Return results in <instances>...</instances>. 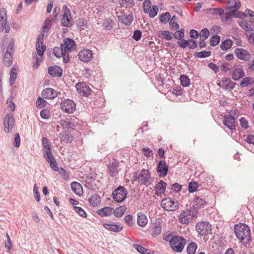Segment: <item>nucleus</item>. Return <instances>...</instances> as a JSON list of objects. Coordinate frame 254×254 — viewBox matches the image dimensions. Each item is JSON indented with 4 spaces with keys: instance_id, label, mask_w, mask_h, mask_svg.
I'll list each match as a JSON object with an SVG mask.
<instances>
[{
    "instance_id": "nucleus-1",
    "label": "nucleus",
    "mask_w": 254,
    "mask_h": 254,
    "mask_svg": "<svg viewBox=\"0 0 254 254\" xmlns=\"http://www.w3.org/2000/svg\"><path fill=\"white\" fill-rule=\"evenodd\" d=\"M76 49V44L71 39L67 38L64 40L61 47L54 48V55L58 58L63 57L64 63L69 62V53L74 51Z\"/></svg>"
},
{
    "instance_id": "nucleus-2",
    "label": "nucleus",
    "mask_w": 254,
    "mask_h": 254,
    "mask_svg": "<svg viewBox=\"0 0 254 254\" xmlns=\"http://www.w3.org/2000/svg\"><path fill=\"white\" fill-rule=\"evenodd\" d=\"M234 229L236 236L242 243L246 245L250 243L251 240V230L247 225L243 223L237 224Z\"/></svg>"
},
{
    "instance_id": "nucleus-3",
    "label": "nucleus",
    "mask_w": 254,
    "mask_h": 254,
    "mask_svg": "<svg viewBox=\"0 0 254 254\" xmlns=\"http://www.w3.org/2000/svg\"><path fill=\"white\" fill-rule=\"evenodd\" d=\"M197 217V212L190 209H186L183 211L178 216V221L184 225H188L190 223L194 218Z\"/></svg>"
},
{
    "instance_id": "nucleus-4",
    "label": "nucleus",
    "mask_w": 254,
    "mask_h": 254,
    "mask_svg": "<svg viewBox=\"0 0 254 254\" xmlns=\"http://www.w3.org/2000/svg\"><path fill=\"white\" fill-rule=\"evenodd\" d=\"M195 229L199 235L201 236H206L211 233L212 230L211 225L207 221H199L196 223Z\"/></svg>"
},
{
    "instance_id": "nucleus-5",
    "label": "nucleus",
    "mask_w": 254,
    "mask_h": 254,
    "mask_svg": "<svg viewBox=\"0 0 254 254\" xmlns=\"http://www.w3.org/2000/svg\"><path fill=\"white\" fill-rule=\"evenodd\" d=\"M127 190L123 187L120 186L113 192V198L117 202H122L127 198Z\"/></svg>"
},
{
    "instance_id": "nucleus-6",
    "label": "nucleus",
    "mask_w": 254,
    "mask_h": 254,
    "mask_svg": "<svg viewBox=\"0 0 254 254\" xmlns=\"http://www.w3.org/2000/svg\"><path fill=\"white\" fill-rule=\"evenodd\" d=\"M5 30L8 33L10 30L9 25L7 22L6 11L4 8L0 9V32Z\"/></svg>"
},
{
    "instance_id": "nucleus-7",
    "label": "nucleus",
    "mask_w": 254,
    "mask_h": 254,
    "mask_svg": "<svg viewBox=\"0 0 254 254\" xmlns=\"http://www.w3.org/2000/svg\"><path fill=\"white\" fill-rule=\"evenodd\" d=\"M64 14L61 19L62 24L66 27H70L72 25V18L69 9L65 5L63 7Z\"/></svg>"
},
{
    "instance_id": "nucleus-8",
    "label": "nucleus",
    "mask_w": 254,
    "mask_h": 254,
    "mask_svg": "<svg viewBox=\"0 0 254 254\" xmlns=\"http://www.w3.org/2000/svg\"><path fill=\"white\" fill-rule=\"evenodd\" d=\"M61 107L64 112L71 114L75 110V103L71 100L65 99L61 103Z\"/></svg>"
},
{
    "instance_id": "nucleus-9",
    "label": "nucleus",
    "mask_w": 254,
    "mask_h": 254,
    "mask_svg": "<svg viewBox=\"0 0 254 254\" xmlns=\"http://www.w3.org/2000/svg\"><path fill=\"white\" fill-rule=\"evenodd\" d=\"M15 126V122L13 116L8 114L3 120V128L6 133L10 132Z\"/></svg>"
},
{
    "instance_id": "nucleus-10",
    "label": "nucleus",
    "mask_w": 254,
    "mask_h": 254,
    "mask_svg": "<svg viewBox=\"0 0 254 254\" xmlns=\"http://www.w3.org/2000/svg\"><path fill=\"white\" fill-rule=\"evenodd\" d=\"M102 225L107 230L114 232H119L123 229V225L121 224L116 223L112 221L103 223Z\"/></svg>"
},
{
    "instance_id": "nucleus-11",
    "label": "nucleus",
    "mask_w": 254,
    "mask_h": 254,
    "mask_svg": "<svg viewBox=\"0 0 254 254\" xmlns=\"http://www.w3.org/2000/svg\"><path fill=\"white\" fill-rule=\"evenodd\" d=\"M78 56L80 61L87 63L92 60L93 53L89 49H84L79 52Z\"/></svg>"
},
{
    "instance_id": "nucleus-12",
    "label": "nucleus",
    "mask_w": 254,
    "mask_h": 254,
    "mask_svg": "<svg viewBox=\"0 0 254 254\" xmlns=\"http://www.w3.org/2000/svg\"><path fill=\"white\" fill-rule=\"evenodd\" d=\"M77 92L82 96H88L91 94L90 88L84 82H78L76 84Z\"/></svg>"
},
{
    "instance_id": "nucleus-13",
    "label": "nucleus",
    "mask_w": 254,
    "mask_h": 254,
    "mask_svg": "<svg viewBox=\"0 0 254 254\" xmlns=\"http://www.w3.org/2000/svg\"><path fill=\"white\" fill-rule=\"evenodd\" d=\"M44 37L43 33H41L38 37L37 42L36 45V49L37 54L39 56L43 55L46 50V46L43 45V39Z\"/></svg>"
},
{
    "instance_id": "nucleus-14",
    "label": "nucleus",
    "mask_w": 254,
    "mask_h": 254,
    "mask_svg": "<svg viewBox=\"0 0 254 254\" xmlns=\"http://www.w3.org/2000/svg\"><path fill=\"white\" fill-rule=\"evenodd\" d=\"M150 173L148 170L143 169L138 176L139 181L143 185L148 186L150 184Z\"/></svg>"
},
{
    "instance_id": "nucleus-15",
    "label": "nucleus",
    "mask_w": 254,
    "mask_h": 254,
    "mask_svg": "<svg viewBox=\"0 0 254 254\" xmlns=\"http://www.w3.org/2000/svg\"><path fill=\"white\" fill-rule=\"evenodd\" d=\"M168 170V166L165 161L161 160L159 162L157 167V172L160 177H164L166 176Z\"/></svg>"
},
{
    "instance_id": "nucleus-16",
    "label": "nucleus",
    "mask_w": 254,
    "mask_h": 254,
    "mask_svg": "<svg viewBox=\"0 0 254 254\" xmlns=\"http://www.w3.org/2000/svg\"><path fill=\"white\" fill-rule=\"evenodd\" d=\"M174 19L175 16H173L171 18V15L169 12L162 13L160 15L159 17L160 22L164 24H166L170 21L169 24L171 29L174 27V24H175V22H174Z\"/></svg>"
},
{
    "instance_id": "nucleus-17",
    "label": "nucleus",
    "mask_w": 254,
    "mask_h": 254,
    "mask_svg": "<svg viewBox=\"0 0 254 254\" xmlns=\"http://www.w3.org/2000/svg\"><path fill=\"white\" fill-rule=\"evenodd\" d=\"M235 54L237 58L241 60L248 61L250 59V55L249 52L242 48H237L235 50Z\"/></svg>"
},
{
    "instance_id": "nucleus-18",
    "label": "nucleus",
    "mask_w": 254,
    "mask_h": 254,
    "mask_svg": "<svg viewBox=\"0 0 254 254\" xmlns=\"http://www.w3.org/2000/svg\"><path fill=\"white\" fill-rule=\"evenodd\" d=\"M219 87L226 90H231L234 88L235 84L229 78H223L218 84Z\"/></svg>"
},
{
    "instance_id": "nucleus-19",
    "label": "nucleus",
    "mask_w": 254,
    "mask_h": 254,
    "mask_svg": "<svg viewBox=\"0 0 254 254\" xmlns=\"http://www.w3.org/2000/svg\"><path fill=\"white\" fill-rule=\"evenodd\" d=\"M224 125L229 129L233 130L235 129V120L231 115H226L224 117L223 121Z\"/></svg>"
},
{
    "instance_id": "nucleus-20",
    "label": "nucleus",
    "mask_w": 254,
    "mask_h": 254,
    "mask_svg": "<svg viewBox=\"0 0 254 254\" xmlns=\"http://www.w3.org/2000/svg\"><path fill=\"white\" fill-rule=\"evenodd\" d=\"M42 142L44 157H46L47 156L53 155L52 151V146L48 139L46 137H43L42 139Z\"/></svg>"
},
{
    "instance_id": "nucleus-21",
    "label": "nucleus",
    "mask_w": 254,
    "mask_h": 254,
    "mask_svg": "<svg viewBox=\"0 0 254 254\" xmlns=\"http://www.w3.org/2000/svg\"><path fill=\"white\" fill-rule=\"evenodd\" d=\"M186 243V240L183 237L176 236V252H181Z\"/></svg>"
},
{
    "instance_id": "nucleus-22",
    "label": "nucleus",
    "mask_w": 254,
    "mask_h": 254,
    "mask_svg": "<svg viewBox=\"0 0 254 254\" xmlns=\"http://www.w3.org/2000/svg\"><path fill=\"white\" fill-rule=\"evenodd\" d=\"M12 61V48L10 45L7 47L6 52L4 55L3 62L6 66H9Z\"/></svg>"
},
{
    "instance_id": "nucleus-23",
    "label": "nucleus",
    "mask_w": 254,
    "mask_h": 254,
    "mask_svg": "<svg viewBox=\"0 0 254 254\" xmlns=\"http://www.w3.org/2000/svg\"><path fill=\"white\" fill-rule=\"evenodd\" d=\"M57 96V92L52 88H47L42 91V97L45 99H54Z\"/></svg>"
},
{
    "instance_id": "nucleus-24",
    "label": "nucleus",
    "mask_w": 254,
    "mask_h": 254,
    "mask_svg": "<svg viewBox=\"0 0 254 254\" xmlns=\"http://www.w3.org/2000/svg\"><path fill=\"white\" fill-rule=\"evenodd\" d=\"M174 202L170 198H166L162 200L161 202V206L162 207L168 211L174 210Z\"/></svg>"
},
{
    "instance_id": "nucleus-25",
    "label": "nucleus",
    "mask_w": 254,
    "mask_h": 254,
    "mask_svg": "<svg viewBox=\"0 0 254 254\" xmlns=\"http://www.w3.org/2000/svg\"><path fill=\"white\" fill-rule=\"evenodd\" d=\"M48 72L52 77H61L63 71L58 66H52L48 68Z\"/></svg>"
},
{
    "instance_id": "nucleus-26",
    "label": "nucleus",
    "mask_w": 254,
    "mask_h": 254,
    "mask_svg": "<svg viewBox=\"0 0 254 254\" xmlns=\"http://www.w3.org/2000/svg\"><path fill=\"white\" fill-rule=\"evenodd\" d=\"M88 201L90 206L96 207L100 204L101 199L98 194H94L89 197Z\"/></svg>"
},
{
    "instance_id": "nucleus-27",
    "label": "nucleus",
    "mask_w": 254,
    "mask_h": 254,
    "mask_svg": "<svg viewBox=\"0 0 254 254\" xmlns=\"http://www.w3.org/2000/svg\"><path fill=\"white\" fill-rule=\"evenodd\" d=\"M137 223L141 227H144L148 223V219L146 216L142 212L137 214Z\"/></svg>"
},
{
    "instance_id": "nucleus-28",
    "label": "nucleus",
    "mask_w": 254,
    "mask_h": 254,
    "mask_svg": "<svg viewBox=\"0 0 254 254\" xmlns=\"http://www.w3.org/2000/svg\"><path fill=\"white\" fill-rule=\"evenodd\" d=\"M71 188L73 192L78 196H81L83 194V188L80 183L77 182L71 183Z\"/></svg>"
},
{
    "instance_id": "nucleus-29",
    "label": "nucleus",
    "mask_w": 254,
    "mask_h": 254,
    "mask_svg": "<svg viewBox=\"0 0 254 254\" xmlns=\"http://www.w3.org/2000/svg\"><path fill=\"white\" fill-rule=\"evenodd\" d=\"M113 208L106 206L97 211V213L102 217L110 216L113 213Z\"/></svg>"
},
{
    "instance_id": "nucleus-30",
    "label": "nucleus",
    "mask_w": 254,
    "mask_h": 254,
    "mask_svg": "<svg viewBox=\"0 0 254 254\" xmlns=\"http://www.w3.org/2000/svg\"><path fill=\"white\" fill-rule=\"evenodd\" d=\"M245 75V72L243 68L241 67H238L234 69L232 73V77L234 80H237Z\"/></svg>"
},
{
    "instance_id": "nucleus-31",
    "label": "nucleus",
    "mask_w": 254,
    "mask_h": 254,
    "mask_svg": "<svg viewBox=\"0 0 254 254\" xmlns=\"http://www.w3.org/2000/svg\"><path fill=\"white\" fill-rule=\"evenodd\" d=\"M166 187V183L161 181L156 185L155 194L158 196H161L165 192Z\"/></svg>"
},
{
    "instance_id": "nucleus-32",
    "label": "nucleus",
    "mask_w": 254,
    "mask_h": 254,
    "mask_svg": "<svg viewBox=\"0 0 254 254\" xmlns=\"http://www.w3.org/2000/svg\"><path fill=\"white\" fill-rule=\"evenodd\" d=\"M119 20L126 25H129L133 20L132 15L131 14L123 15L119 16Z\"/></svg>"
},
{
    "instance_id": "nucleus-33",
    "label": "nucleus",
    "mask_w": 254,
    "mask_h": 254,
    "mask_svg": "<svg viewBox=\"0 0 254 254\" xmlns=\"http://www.w3.org/2000/svg\"><path fill=\"white\" fill-rule=\"evenodd\" d=\"M49 163L50 167L55 171H58L59 168L56 159L53 155L45 157Z\"/></svg>"
},
{
    "instance_id": "nucleus-34",
    "label": "nucleus",
    "mask_w": 254,
    "mask_h": 254,
    "mask_svg": "<svg viewBox=\"0 0 254 254\" xmlns=\"http://www.w3.org/2000/svg\"><path fill=\"white\" fill-rule=\"evenodd\" d=\"M163 240L169 242L170 247L175 251V234L173 232L169 233L163 237Z\"/></svg>"
},
{
    "instance_id": "nucleus-35",
    "label": "nucleus",
    "mask_w": 254,
    "mask_h": 254,
    "mask_svg": "<svg viewBox=\"0 0 254 254\" xmlns=\"http://www.w3.org/2000/svg\"><path fill=\"white\" fill-rule=\"evenodd\" d=\"M158 36L166 40H170L173 38V34L172 33L165 30H161L158 32Z\"/></svg>"
},
{
    "instance_id": "nucleus-36",
    "label": "nucleus",
    "mask_w": 254,
    "mask_h": 254,
    "mask_svg": "<svg viewBox=\"0 0 254 254\" xmlns=\"http://www.w3.org/2000/svg\"><path fill=\"white\" fill-rule=\"evenodd\" d=\"M126 210L127 206L124 205L116 208L114 210H113V213L116 217H121L125 213Z\"/></svg>"
},
{
    "instance_id": "nucleus-37",
    "label": "nucleus",
    "mask_w": 254,
    "mask_h": 254,
    "mask_svg": "<svg viewBox=\"0 0 254 254\" xmlns=\"http://www.w3.org/2000/svg\"><path fill=\"white\" fill-rule=\"evenodd\" d=\"M60 138L66 143L71 142L73 137L69 134V132H62L60 134Z\"/></svg>"
},
{
    "instance_id": "nucleus-38",
    "label": "nucleus",
    "mask_w": 254,
    "mask_h": 254,
    "mask_svg": "<svg viewBox=\"0 0 254 254\" xmlns=\"http://www.w3.org/2000/svg\"><path fill=\"white\" fill-rule=\"evenodd\" d=\"M77 120V119L74 118L72 120L65 121L63 123V126L65 127L67 129H73V127H75L78 124Z\"/></svg>"
},
{
    "instance_id": "nucleus-39",
    "label": "nucleus",
    "mask_w": 254,
    "mask_h": 254,
    "mask_svg": "<svg viewBox=\"0 0 254 254\" xmlns=\"http://www.w3.org/2000/svg\"><path fill=\"white\" fill-rule=\"evenodd\" d=\"M119 2L122 7L126 8H131L134 4L133 0H119Z\"/></svg>"
},
{
    "instance_id": "nucleus-40",
    "label": "nucleus",
    "mask_w": 254,
    "mask_h": 254,
    "mask_svg": "<svg viewBox=\"0 0 254 254\" xmlns=\"http://www.w3.org/2000/svg\"><path fill=\"white\" fill-rule=\"evenodd\" d=\"M229 8L239 9L241 6V3L239 0H231L227 2Z\"/></svg>"
},
{
    "instance_id": "nucleus-41",
    "label": "nucleus",
    "mask_w": 254,
    "mask_h": 254,
    "mask_svg": "<svg viewBox=\"0 0 254 254\" xmlns=\"http://www.w3.org/2000/svg\"><path fill=\"white\" fill-rule=\"evenodd\" d=\"M180 80L181 85L183 87H188L190 84L189 78L185 74H182L180 77Z\"/></svg>"
},
{
    "instance_id": "nucleus-42",
    "label": "nucleus",
    "mask_w": 254,
    "mask_h": 254,
    "mask_svg": "<svg viewBox=\"0 0 254 254\" xmlns=\"http://www.w3.org/2000/svg\"><path fill=\"white\" fill-rule=\"evenodd\" d=\"M162 231L161 226L158 224H155L152 229L151 235L153 237H155L160 235Z\"/></svg>"
},
{
    "instance_id": "nucleus-43",
    "label": "nucleus",
    "mask_w": 254,
    "mask_h": 254,
    "mask_svg": "<svg viewBox=\"0 0 254 254\" xmlns=\"http://www.w3.org/2000/svg\"><path fill=\"white\" fill-rule=\"evenodd\" d=\"M197 247L195 243H190L187 247V252L188 254H194Z\"/></svg>"
},
{
    "instance_id": "nucleus-44",
    "label": "nucleus",
    "mask_w": 254,
    "mask_h": 254,
    "mask_svg": "<svg viewBox=\"0 0 254 254\" xmlns=\"http://www.w3.org/2000/svg\"><path fill=\"white\" fill-rule=\"evenodd\" d=\"M238 23L240 26L247 32L252 30V27L249 25L248 22L245 20L240 21Z\"/></svg>"
},
{
    "instance_id": "nucleus-45",
    "label": "nucleus",
    "mask_w": 254,
    "mask_h": 254,
    "mask_svg": "<svg viewBox=\"0 0 254 254\" xmlns=\"http://www.w3.org/2000/svg\"><path fill=\"white\" fill-rule=\"evenodd\" d=\"M117 164L115 163H112V164H110L109 167V173L111 176L113 177L116 176V175L118 173V170H117Z\"/></svg>"
},
{
    "instance_id": "nucleus-46",
    "label": "nucleus",
    "mask_w": 254,
    "mask_h": 254,
    "mask_svg": "<svg viewBox=\"0 0 254 254\" xmlns=\"http://www.w3.org/2000/svg\"><path fill=\"white\" fill-rule=\"evenodd\" d=\"M234 16V11H233L231 12H226L223 15L222 14L221 16V19L222 21H230Z\"/></svg>"
},
{
    "instance_id": "nucleus-47",
    "label": "nucleus",
    "mask_w": 254,
    "mask_h": 254,
    "mask_svg": "<svg viewBox=\"0 0 254 254\" xmlns=\"http://www.w3.org/2000/svg\"><path fill=\"white\" fill-rule=\"evenodd\" d=\"M232 41L230 40L223 41L220 45L221 49L222 50H228L232 47Z\"/></svg>"
},
{
    "instance_id": "nucleus-48",
    "label": "nucleus",
    "mask_w": 254,
    "mask_h": 254,
    "mask_svg": "<svg viewBox=\"0 0 254 254\" xmlns=\"http://www.w3.org/2000/svg\"><path fill=\"white\" fill-rule=\"evenodd\" d=\"M52 25V20L47 19L45 20L42 26V29L44 32H47L51 28Z\"/></svg>"
},
{
    "instance_id": "nucleus-49",
    "label": "nucleus",
    "mask_w": 254,
    "mask_h": 254,
    "mask_svg": "<svg viewBox=\"0 0 254 254\" xmlns=\"http://www.w3.org/2000/svg\"><path fill=\"white\" fill-rule=\"evenodd\" d=\"M133 248L136 250L139 253L142 254H151V252H149V250L145 248L136 244L133 246Z\"/></svg>"
},
{
    "instance_id": "nucleus-50",
    "label": "nucleus",
    "mask_w": 254,
    "mask_h": 254,
    "mask_svg": "<svg viewBox=\"0 0 254 254\" xmlns=\"http://www.w3.org/2000/svg\"><path fill=\"white\" fill-rule=\"evenodd\" d=\"M210 13L213 15L221 16L224 13V10L221 8H212L209 9Z\"/></svg>"
},
{
    "instance_id": "nucleus-51",
    "label": "nucleus",
    "mask_w": 254,
    "mask_h": 254,
    "mask_svg": "<svg viewBox=\"0 0 254 254\" xmlns=\"http://www.w3.org/2000/svg\"><path fill=\"white\" fill-rule=\"evenodd\" d=\"M158 11V7L156 5H153L149 9L148 11L145 12V13H148L150 17L153 18L157 14Z\"/></svg>"
},
{
    "instance_id": "nucleus-52",
    "label": "nucleus",
    "mask_w": 254,
    "mask_h": 254,
    "mask_svg": "<svg viewBox=\"0 0 254 254\" xmlns=\"http://www.w3.org/2000/svg\"><path fill=\"white\" fill-rule=\"evenodd\" d=\"M205 201L199 197L196 198L194 202V207L195 209H199L205 205Z\"/></svg>"
},
{
    "instance_id": "nucleus-53",
    "label": "nucleus",
    "mask_w": 254,
    "mask_h": 254,
    "mask_svg": "<svg viewBox=\"0 0 254 254\" xmlns=\"http://www.w3.org/2000/svg\"><path fill=\"white\" fill-rule=\"evenodd\" d=\"M143 154L147 158L153 157V151L148 147H143L142 149Z\"/></svg>"
},
{
    "instance_id": "nucleus-54",
    "label": "nucleus",
    "mask_w": 254,
    "mask_h": 254,
    "mask_svg": "<svg viewBox=\"0 0 254 254\" xmlns=\"http://www.w3.org/2000/svg\"><path fill=\"white\" fill-rule=\"evenodd\" d=\"M73 209L81 217L83 218L86 217V213L81 207L74 206H73Z\"/></svg>"
},
{
    "instance_id": "nucleus-55",
    "label": "nucleus",
    "mask_w": 254,
    "mask_h": 254,
    "mask_svg": "<svg viewBox=\"0 0 254 254\" xmlns=\"http://www.w3.org/2000/svg\"><path fill=\"white\" fill-rule=\"evenodd\" d=\"M36 103L37 107L38 108L41 109L45 107L46 105L47 102L41 97H38Z\"/></svg>"
},
{
    "instance_id": "nucleus-56",
    "label": "nucleus",
    "mask_w": 254,
    "mask_h": 254,
    "mask_svg": "<svg viewBox=\"0 0 254 254\" xmlns=\"http://www.w3.org/2000/svg\"><path fill=\"white\" fill-rule=\"evenodd\" d=\"M124 220L126 223L130 227H132L134 225L133 217L131 215H127L125 217Z\"/></svg>"
},
{
    "instance_id": "nucleus-57",
    "label": "nucleus",
    "mask_w": 254,
    "mask_h": 254,
    "mask_svg": "<svg viewBox=\"0 0 254 254\" xmlns=\"http://www.w3.org/2000/svg\"><path fill=\"white\" fill-rule=\"evenodd\" d=\"M220 37L218 35L213 36L210 40V44L212 46H216L220 41Z\"/></svg>"
},
{
    "instance_id": "nucleus-58",
    "label": "nucleus",
    "mask_w": 254,
    "mask_h": 254,
    "mask_svg": "<svg viewBox=\"0 0 254 254\" xmlns=\"http://www.w3.org/2000/svg\"><path fill=\"white\" fill-rule=\"evenodd\" d=\"M209 35V30L207 28H204L202 29L200 32L199 39H207Z\"/></svg>"
},
{
    "instance_id": "nucleus-59",
    "label": "nucleus",
    "mask_w": 254,
    "mask_h": 254,
    "mask_svg": "<svg viewBox=\"0 0 254 254\" xmlns=\"http://www.w3.org/2000/svg\"><path fill=\"white\" fill-rule=\"evenodd\" d=\"M211 52L210 51H201L195 54V56L199 58L208 57L210 56Z\"/></svg>"
},
{
    "instance_id": "nucleus-60",
    "label": "nucleus",
    "mask_w": 254,
    "mask_h": 254,
    "mask_svg": "<svg viewBox=\"0 0 254 254\" xmlns=\"http://www.w3.org/2000/svg\"><path fill=\"white\" fill-rule=\"evenodd\" d=\"M103 26L107 30H110L113 27L112 21L108 19H105L103 23Z\"/></svg>"
},
{
    "instance_id": "nucleus-61",
    "label": "nucleus",
    "mask_w": 254,
    "mask_h": 254,
    "mask_svg": "<svg viewBox=\"0 0 254 254\" xmlns=\"http://www.w3.org/2000/svg\"><path fill=\"white\" fill-rule=\"evenodd\" d=\"M58 172H59V174L64 180H66L68 179V173L63 168H59V170Z\"/></svg>"
},
{
    "instance_id": "nucleus-62",
    "label": "nucleus",
    "mask_w": 254,
    "mask_h": 254,
    "mask_svg": "<svg viewBox=\"0 0 254 254\" xmlns=\"http://www.w3.org/2000/svg\"><path fill=\"white\" fill-rule=\"evenodd\" d=\"M17 77L16 69L12 68L10 72V81L11 84H13Z\"/></svg>"
},
{
    "instance_id": "nucleus-63",
    "label": "nucleus",
    "mask_w": 254,
    "mask_h": 254,
    "mask_svg": "<svg viewBox=\"0 0 254 254\" xmlns=\"http://www.w3.org/2000/svg\"><path fill=\"white\" fill-rule=\"evenodd\" d=\"M198 188V185L196 182H190L189 185V191L190 192H194Z\"/></svg>"
},
{
    "instance_id": "nucleus-64",
    "label": "nucleus",
    "mask_w": 254,
    "mask_h": 254,
    "mask_svg": "<svg viewBox=\"0 0 254 254\" xmlns=\"http://www.w3.org/2000/svg\"><path fill=\"white\" fill-rule=\"evenodd\" d=\"M40 116L44 119H48L50 116V112L47 109H43L40 112Z\"/></svg>"
}]
</instances>
